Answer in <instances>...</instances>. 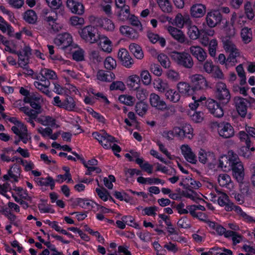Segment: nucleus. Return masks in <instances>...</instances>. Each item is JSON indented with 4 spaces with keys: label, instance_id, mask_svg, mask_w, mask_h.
Returning <instances> with one entry per match:
<instances>
[{
    "label": "nucleus",
    "instance_id": "obj_20",
    "mask_svg": "<svg viewBox=\"0 0 255 255\" xmlns=\"http://www.w3.org/2000/svg\"><path fill=\"white\" fill-rule=\"evenodd\" d=\"M97 43L101 50L108 53H110L112 51V42L107 36L104 34H98V42Z\"/></svg>",
    "mask_w": 255,
    "mask_h": 255
},
{
    "label": "nucleus",
    "instance_id": "obj_63",
    "mask_svg": "<svg viewBox=\"0 0 255 255\" xmlns=\"http://www.w3.org/2000/svg\"><path fill=\"white\" fill-rule=\"evenodd\" d=\"M69 22L72 26H81L84 24L85 20L83 17L74 15L70 18Z\"/></svg>",
    "mask_w": 255,
    "mask_h": 255
},
{
    "label": "nucleus",
    "instance_id": "obj_57",
    "mask_svg": "<svg viewBox=\"0 0 255 255\" xmlns=\"http://www.w3.org/2000/svg\"><path fill=\"white\" fill-rule=\"evenodd\" d=\"M182 129L183 131V138H187L188 139H192L193 137V129L191 126L189 124H185L182 126Z\"/></svg>",
    "mask_w": 255,
    "mask_h": 255
},
{
    "label": "nucleus",
    "instance_id": "obj_14",
    "mask_svg": "<svg viewBox=\"0 0 255 255\" xmlns=\"http://www.w3.org/2000/svg\"><path fill=\"white\" fill-rule=\"evenodd\" d=\"M206 103L208 111L214 117L221 118L223 116V109L217 102L213 99H208Z\"/></svg>",
    "mask_w": 255,
    "mask_h": 255
},
{
    "label": "nucleus",
    "instance_id": "obj_5",
    "mask_svg": "<svg viewBox=\"0 0 255 255\" xmlns=\"http://www.w3.org/2000/svg\"><path fill=\"white\" fill-rule=\"evenodd\" d=\"M93 136L106 149L111 148V144L115 141V138L104 130L93 133Z\"/></svg>",
    "mask_w": 255,
    "mask_h": 255
},
{
    "label": "nucleus",
    "instance_id": "obj_52",
    "mask_svg": "<svg viewBox=\"0 0 255 255\" xmlns=\"http://www.w3.org/2000/svg\"><path fill=\"white\" fill-rule=\"evenodd\" d=\"M139 76L133 74L128 77L126 83L128 88L133 89L135 84H138L139 82Z\"/></svg>",
    "mask_w": 255,
    "mask_h": 255
},
{
    "label": "nucleus",
    "instance_id": "obj_62",
    "mask_svg": "<svg viewBox=\"0 0 255 255\" xmlns=\"http://www.w3.org/2000/svg\"><path fill=\"white\" fill-rule=\"evenodd\" d=\"M208 45L209 54L212 57H215L216 54V50L218 47L217 40L216 39L211 40Z\"/></svg>",
    "mask_w": 255,
    "mask_h": 255
},
{
    "label": "nucleus",
    "instance_id": "obj_33",
    "mask_svg": "<svg viewBox=\"0 0 255 255\" xmlns=\"http://www.w3.org/2000/svg\"><path fill=\"white\" fill-rule=\"evenodd\" d=\"M154 89L161 93H164L169 87L168 83L161 78H156L153 82Z\"/></svg>",
    "mask_w": 255,
    "mask_h": 255
},
{
    "label": "nucleus",
    "instance_id": "obj_40",
    "mask_svg": "<svg viewBox=\"0 0 255 255\" xmlns=\"http://www.w3.org/2000/svg\"><path fill=\"white\" fill-rule=\"evenodd\" d=\"M139 77V80H141L143 85L148 86L151 84L152 76L147 70L143 69L141 70Z\"/></svg>",
    "mask_w": 255,
    "mask_h": 255
},
{
    "label": "nucleus",
    "instance_id": "obj_31",
    "mask_svg": "<svg viewBox=\"0 0 255 255\" xmlns=\"http://www.w3.org/2000/svg\"><path fill=\"white\" fill-rule=\"evenodd\" d=\"M164 96L167 100L174 103L178 102L181 99L180 93L177 90H175L169 87L164 92Z\"/></svg>",
    "mask_w": 255,
    "mask_h": 255
},
{
    "label": "nucleus",
    "instance_id": "obj_46",
    "mask_svg": "<svg viewBox=\"0 0 255 255\" xmlns=\"http://www.w3.org/2000/svg\"><path fill=\"white\" fill-rule=\"evenodd\" d=\"M148 107V105L146 103L140 101L136 104L135 111L138 115L143 117L146 113Z\"/></svg>",
    "mask_w": 255,
    "mask_h": 255
},
{
    "label": "nucleus",
    "instance_id": "obj_17",
    "mask_svg": "<svg viewBox=\"0 0 255 255\" xmlns=\"http://www.w3.org/2000/svg\"><path fill=\"white\" fill-rule=\"evenodd\" d=\"M37 81L34 82V86L41 92L49 97H52V92L49 90L50 82L48 80L43 79L40 76L37 77Z\"/></svg>",
    "mask_w": 255,
    "mask_h": 255
},
{
    "label": "nucleus",
    "instance_id": "obj_59",
    "mask_svg": "<svg viewBox=\"0 0 255 255\" xmlns=\"http://www.w3.org/2000/svg\"><path fill=\"white\" fill-rule=\"evenodd\" d=\"M95 190L99 197L103 201L106 202L112 199L109 192L105 189L97 188Z\"/></svg>",
    "mask_w": 255,
    "mask_h": 255
},
{
    "label": "nucleus",
    "instance_id": "obj_45",
    "mask_svg": "<svg viewBox=\"0 0 255 255\" xmlns=\"http://www.w3.org/2000/svg\"><path fill=\"white\" fill-rule=\"evenodd\" d=\"M49 53L50 54V58L55 62H59L61 64H69V62L64 60L61 56L58 55H54V47L52 45H48Z\"/></svg>",
    "mask_w": 255,
    "mask_h": 255
},
{
    "label": "nucleus",
    "instance_id": "obj_25",
    "mask_svg": "<svg viewBox=\"0 0 255 255\" xmlns=\"http://www.w3.org/2000/svg\"><path fill=\"white\" fill-rule=\"evenodd\" d=\"M176 90L180 93V97H189L191 95L192 88L189 83L181 81L178 82L176 86Z\"/></svg>",
    "mask_w": 255,
    "mask_h": 255
},
{
    "label": "nucleus",
    "instance_id": "obj_32",
    "mask_svg": "<svg viewBox=\"0 0 255 255\" xmlns=\"http://www.w3.org/2000/svg\"><path fill=\"white\" fill-rule=\"evenodd\" d=\"M98 27L107 31H112L115 29V24L112 20L107 18H101L98 20Z\"/></svg>",
    "mask_w": 255,
    "mask_h": 255
},
{
    "label": "nucleus",
    "instance_id": "obj_53",
    "mask_svg": "<svg viewBox=\"0 0 255 255\" xmlns=\"http://www.w3.org/2000/svg\"><path fill=\"white\" fill-rule=\"evenodd\" d=\"M188 115L190 117L191 120L195 123H200L203 121L204 114L200 111H195L192 112L191 111H188Z\"/></svg>",
    "mask_w": 255,
    "mask_h": 255
},
{
    "label": "nucleus",
    "instance_id": "obj_42",
    "mask_svg": "<svg viewBox=\"0 0 255 255\" xmlns=\"http://www.w3.org/2000/svg\"><path fill=\"white\" fill-rule=\"evenodd\" d=\"M137 181L140 184H161L163 185L164 182L159 178H144L140 176L137 178Z\"/></svg>",
    "mask_w": 255,
    "mask_h": 255
},
{
    "label": "nucleus",
    "instance_id": "obj_39",
    "mask_svg": "<svg viewBox=\"0 0 255 255\" xmlns=\"http://www.w3.org/2000/svg\"><path fill=\"white\" fill-rule=\"evenodd\" d=\"M63 109L68 111H73L76 109V101L71 96H67L64 100Z\"/></svg>",
    "mask_w": 255,
    "mask_h": 255
},
{
    "label": "nucleus",
    "instance_id": "obj_11",
    "mask_svg": "<svg viewBox=\"0 0 255 255\" xmlns=\"http://www.w3.org/2000/svg\"><path fill=\"white\" fill-rule=\"evenodd\" d=\"M217 131L220 136L225 138L232 137L235 134L234 128L227 122H222L219 124L217 126Z\"/></svg>",
    "mask_w": 255,
    "mask_h": 255
},
{
    "label": "nucleus",
    "instance_id": "obj_12",
    "mask_svg": "<svg viewBox=\"0 0 255 255\" xmlns=\"http://www.w3.org/2000/svg\"><path fill=\"white\" fill-rule=\"evenodd\" d=\"M180 149L182 155L187 162L193 164L197 163V156L189 145L183 144L180 146Z\"/></svg>",
    "mask_w": 255,
    "mask_h": 255
},
{
    "label": "nucleus",
    "instance_id": "obj_58",
    "mask_svg": "<svg viewBox=\"0 0 255 255\" xmlns=\"http://www.w3.org/2000/svg\"><path fill=\"white\" fill-rule=\"evenodd\" d=\"M0 30L2 32H7L9 36H12L11 32H13V28L9 25L5 20L0 16Z\"/></svg>",
    "mask_w": 255,
    "mask_h": 255
},
{
    "label": "nucleus",
    "instance_id": "obj_23",
    "mask_svg": "<svg viewBox=\"0 0 255 255\" xmlns=\"http://www.w3.org/2000/svg\"><path fill=\"white\" fill-rule=\"evenodd\" d=\"M31 48L27 45H25L23 48L17 53L18 56V64L21 67L25 66L28 63V59L29 55H31Z\"/></svg>",
    "mask_w": 255,
    "mask_h": 255
},
{
    "label": "nucleus",
    "instance_id": "obj_21",
    "mask_svg": "<svg viewBox=\"0 0 255 255\" xmlns=\"http://www.w3.org/2000/svg\"><path fill=\"white\" fill-rule=\"evenodd\" d=\"M206 6L202 3H197L193 4L190 9V13L193 18H200L204 16L206 12Z\"/></svg>",
    "mask_w": 255,
    "mask_h": 255
},
{
    "label": "nucleus",
    "instance_id": "obj_18",
    "mask_svg": "<svg viewBox=\"0 0 255 255\" xmlns=\"http://www.w3.org/2000/svg\"><path fill=\"white\" fill-rule=\"evenodd\" d=\"M218 202L220 206L224 207L227 211H235L237 214V209L241 208L239 206L235 205L230 202L228 195L224 193H221L218 199Z\"/></svg>",
    "mask_w": 255,
    "mask_h": 255
},
{
    "label": "nucleus",
    "instance_id": "obj_37",
    "mask_svg": "<svg viewBox=\"0 0 255 255\" xmlns=\"http://www.w3.org/2000/svg\"><path fill=\"white\" fill-rule=\"evenodd\" d=\"M97 79L102 82H111L115 79V75L111 72H106L104 71H99L97 75Z\"/></svg>",
    "mask_w": 255,
    "mask_h": 255
},
{
    "label": "nucleus",
    "instance_id": "obj_38",
    "mask_svg": "<svg viewBox=\"0 0 255 255\" xmlns=\"http://www.w3.org/2000/svg\"><path fill=\"white\" fill-rule=\"evenodd\" d=\"M20 170L18 166L16 164H13L10 166L8 171L7 174L4 175L3 178L4 180H7L9 178L16 179L20 175Z\"/></svg>",
    "mask_w": 255,
    "mask_h": 255
},
{
    "label": "nucleus",
    "instance_id": "obj_49",
    "mask_svg": "<svg viewBox=\"0 0 255 255\" xmlns=\"http://www.w3.org/2000/svg\"><path fill=\"white\" fill-rule=\"evenodd\" d=\"M241 36L245 43H248L252 40V32L251 28L245 27L242 29Z\"/></svg>",
    "mask_w": 255,
    "mask_h": 255
},
{
    "label": "nucleus",
    "instance_id": "obj_7",
    "mask_svg": "<svg viewBox=\"0 0 255 255\" xmlns=\"http://www.w3.org/2000/svg\"><path fill=\"white\" fill-rule=\"evenodd\" d=\"M216 97L223 103H227L231 99L229 90L227 88L226 84L223 82H218L216 85Z\"/></svg>",
    "mask_w": 255,
    "mask_h": 255
},
{
    "label": "nucleus",
    "instance_id": "obj_8",
    "mask_svg": "<svg viewBox=\"0 0 255 255\" xmlns=\"http://www.w3.org/2000/svg\"><path fill=\"white\" fill-rule=\"evenodd\" d=\"M149 102L152 108L158 111H163L167 109L166 102L155 93H152L150 94Z\"/></svg>",
    "mask_w": 255,
    "mask_h": 255
},
{
    "label": "nucleus",
    "instance_id": "obj_13",
    "mask_svg": "<svg viewBox=\"0 0 255 255\" xmlns=\"http://www.w3.org/2000/svg\"><path fill=\"white\" fill-rule=\"evenodd\" d=\"M118 58L122 64L127 68H130L134 64V60L125 48H120L118 53Z\"/></svg>",
    "mask_w": 255,
    "mask_h": 255
},
{
    "label": "nucleus",
    "instance_id": "obj_3",
    "mask_svg": "<svg viewBox=\"0 0 255 255\" xmlns=\"http://www.w3.org/2000/svg\"><path fill=\"white\" fill-rule=\"evenodd\" d=\"M81 37L86 42L94 44L98 42L99 33L97 29L92 25L85 26L79 31Z\"/></svg>",
    "mask_w": 255,
    "mask_h": 255
},
{
    "label": "nucleus",
    "instance_id": "obj_44",
    "mask_svg": "<svg viewBox=\"0 0 255 255\" xmlns=\"http://www.w3.org/2000/svg\"><path fill=\"white\" fill-rule=\"evenodd\" d=\"M157 4L161 10L164 13H171L173 7L169 0H156Z\"/></svg>",
    "mask_w": 255,
    "mask_h": 255
},
{
    "label": "nucleus",
    "instance_id": "obj_35",
    "mask_svg": "<svg viewBox=\"0 0 255 255\" xmlns=\"http://www.w3.org/2000/svg\"><path fill=\"white\" fill-rule=\"evenodd\" d=\"M128 48L135 58L138 60H141L143 58V52L141 47L139 45L132 43L129 45Z\"/></svg>",
    "mask_w": 255,
    "mask_h": 255
},
{
    "label": "nucleus",
    "instance_id": "obj_15",
    "mask_svg": "<svg viewBox=\"0 0 255 255\" xmlns=\"http://www.w3.org/2000/svg\"><path fill=\"white\" fill-rule=\"evenodd\" d=\"M66 5L69 10L72 13L82 15L85 12L83 4L77 0H67Z\"/></svg>",
    "mask_w": 255,
    "mask_h": 255
},
{
    "label": "nucleus",
    "instance_id": "obj_36",
    "mask_svg": "<svg viewBox=\"0 0 255 255\" xmlns=\"http://www.w3.org/2000/svg\"><path fill=\"white\" fill-rule=\"evenodd\" d=\"M255 151V147L251 145V143L246 144V146L241 147L239 154L246 158H250Z\"/></svg>",
    "mask_w": 255,
    "mask_h": 255
},
{
    "label": "nucleus",
    "instance_id": "obj_2",
    "mask_svg": "<svg viewBox=\"0 0 255 255\" xmlns=\"http://www.w3.org/2000/svg\"><path fill=\"white\" fill-rule=\"evenodd\" d=\"M170 57L177 64L186 68H191L193 66V60L188 53L174 51L171 53Z\"/></svg>",
    "mask_w": 255,
    "mask_h": 255
},
{
    "label": "nucleus",
    "instance_id": "obj_27",
    "mask_svg": "<svg viewBox=\"0 0 255 255\" xmlns=\"http://www.w3.org/2000/svg\"><path fill=\"white\" fill-rule=\"evenodd\" d=\"M120 33L125 37L130 39H136L139 37L138 30L127 25H123L120 28Z\"/></svg>",
    "mask_w": 255,
    "mask_h": 255
},
{
    "label": "nucleus",
    "instance_id": "obj_56",
    "mask_svg": "<svg viewBox=\"0 0 255 255\" xmlns=\"http://www.w3.org/2000/svg\"><path fill=\"white\" fill-rule=\"evenodd\" d=\"M223 47L227 52L238 49L230 38L223 37L222 39Z\"/></svg>",
    "mask_w": 255,
    "mask_h": 255
},
{
    "label": "nucleus",
    "instance_id": "obj_28",
    "mask_svg": "<svg viewBox=\"0 0 255 255\" xmlns=\"http://www.w3.org/2000/svg\"><path fill=\"white\" fill-rule=\"evenodd\" d=\"M190 52L191 54L200 62L205 61L207 58L206 52L199 46H191L190 47Z\"/></svg>",
    "mask_w": 255,
    "mask_h": 255
},
{
    "label": "nucleus",
    "instance_id": "obj_30",
    "mask_svg": "<svg viewBox=\"0 0 255 255\" xmlns=\"http://www.w3.org/2000/svg\"><path fill=\"white\" fill-rule=\"evenodd\" d=\"M36 121L44 126H50L53 128L59 127L54 118L48 116H40L36 119Z\"/></svg>",
    "mask_w": 255,
    "mask_h": 255
},
{
    "label": "nucleus",
    "instance_id": "obj_24",
    "mask_svg": "<svg viewBox=\"0 0 255 255\" xmlns=\"http://www.w3.org/2000/svg\"><path fill=\"white\" fill-rule=\"evenodd\" d=\"M218 182L219 185L232 191L234 187V183L230 176L226 173L221 174L218 176Z\"/></svg>",
    "mask_w": 255,
    "mask_h": 255
},
{
    "label": "nucleus",
    "instance_id": "obj_47",
    "mask_svg": "<svg viewBox=\"0 0 255 255\" xmlns=\"http://www.w3.org/2000/svg\"><path fill=\"white\" fill-rule=\"evenodd\" d=\"M42 99L40 96L32 97L30 100H28L26 98L24 99V101L26 103H30L31 107L36 110V113L37 114L40 112V106L39 105V102L42 101Z\"/></svg>",
    "mask_w": 255,
    "mask_h": 255
},
{
    "label": "nucleus",
    "instance_id": "obj_48",
    "mask_svg": "<svg viewBox=\"0 0 255 255\" xmlns=\"http://www.w3.org/2000/svg\"><path fill=\"white\" fill-rule=\"evenodd\" d=\"M39 75L43 79H56L57 78V75L55 72L49 69H42L40 70Z\"/></svg>",
    "mask_w": 255,
    "mask_h": 255
},
{
    "label": "nucleus",
    "instance_id": "obj_4",
    "mask_svg": "<svg viewBox=\"0 0 255 255\" xmlns=\"http://www.w3.org/2000/svg\"><path fill=\"white\" fill-rule=\"evenodd\" d=\"M11 130L14 134L18 136L20 140L26 144L31 139L30 133H28L26 126L21 122L18 123L11 127Z\"/></svg>",
    "mask_w": 255,
    "mask_h": 255
},
{
    "label": "nucleus",
    "instance_id": "obj_29",
    "mask_svg": "<svg viewBox=\"0 0 255 255\" xmlns=\"http://www.w3.org/2000/svg\"><path fill=\"white\" fill-rule=\"evenodd\" d=\"M234 100L238 112L241 116L244 117L247 113V100L240 97H235Z\"/></svg>",
    "mask_w": 255,
    "mask_h": 255
},
{
    "label": "nucleus",
    "instance_id": "obj_10",
    "mask_svg": "<svg viewBox=\"0 0 255 255\" xmlns=\"http://www.w3.org/2000/svg\"><path fill=\"white\" fill-rule=\"evenodd\" d=\"M191 83L196 90H205L208 87L206 79L201 74H193L189 76Z\"/></svg>",
    "mask_w": 255,
    "mask_h": 255
},
{
    "label": "nucleus",
    "instance_id": "obj_9",
    "mask_svg": "<svg viewBox=\"0 0 255 255\" xmlns=\"http://www.w3.org/2000/svg\"><path fill=\"white\" fill-rule=\"evenodd\" d=\"M207 225L211 230L215 231L217 234L220 236H224L226 238L232 237L235 239V232L231 231H227L222 226L211 221H207Z\"/></svg>",
    "mask_w": 255,
    "mask_h": 255
},
{
    "label": "nucleus",
    "instance_id": "obj_26",
    "mask_svg": "<svg viewBox=\"0 0 255 255\" xmlns=\"http://www.w3.org/2000/svg\"><path fill=\"white\" fill-rule=\"evenodd\" d=\"M198 155L199 161L203 164L212 162L216 159L215 155L213 152L202 148L199 150Z\"/></svg>",
    "mask_w": 255,
    "mask_h": 255
},
{
    "label": "nucleus",
    "instance_id": "obj_16",
    "mask_svg": "<svg viewBox=\"0 0 255 255\" xmlns=\"http://www.w3.org/2000/svg\"><path fill=\"white\" fill-rule=\"evenodd\" d=\"M72 41L71 35L68 33L59 34L54 39L55 44L61 49H65L71 45Z\"/></svg>",
    "mask_w": 255,
    "mask_h": 255
},
{
    "label": "nucleus",
    "instance_id": "obj_54",
    "mask_svg": "<svg viewBox=\"0 0 255 255\" xmlns=\"http://www.w3.org/2000/svg\"><path fill=\"white\" fill-rule=\"evenodd\" d=\"M23 18L29 23H34L36 21L37 16L35 11L30 9L25 12Z\"/></svg>",
    "mask_w": 255,
    "mask_h": 255
},
{
    "label": "nucleus",
    "instance_id": "obj_34",
    "mask_svg": "<svg viewBox=\"0 0 255 255\" xmlns=\"http://www.w3.org/2000/svg\"><path fill=\"white\" fill-rule=\"evenodd\" d=\"M13 151V149L11 147L3 148L0 152V158L1 161L10 162H14L17 160L16 157H10L9 156V152Z\"/></svg>",
    "mask_w": 255,
    "mask_h": 255
},
{
    "label": "nucleus",
    "instance_id": "obj_55",
    "mask_svg": "<svg viewBox=\"0 0 255 255\" xmlns=\"http://www.w3.org/2000/svg\"><path fill=\"white\" fill-rule=\"evenodd\" d=\"M118 100L121 103L128 106H132L134 102V97L128 95H121Z\"/></svg>",
    "mask_w": 255,
    "mask_h": 255
},
{
    "label": "nucleus",
    "instance_id": "obj_22",
    "mask_svg": "<svg viewBox=\"0 0 255 255\" xmlns=\"http://www.w3.org/2000/svg\"><path fill=\"white\" fill-rule=\"evenodd\" d=\"M233 171V176L240 184H242L245 178V169L242 163H238L237 165L231 167Z\"/></svg>",
    "mask_w": 255,
    "mask_h": 255
},
{
    "label": "nucleus",
    "instance_id": "obj_43",
    "mask_svg": "<svg viewBox=\"0 0 255 255\" xmlns=\"http://www.w3.org/2000/svg\"><path fill=\"white\" fill-rule=\"evenodd\" d=\"M253 6L250 1H246L244 5V12L247 18L253 20L255 16V12L253 9Z\"/></svg>",
    "mask_w": 255,
    "mask_h": 255
},
{
    "label": "nucleus",
    "instance_id": "obj_61",
    "mask_svg": "<svg viewBox=\"0 0 255 255\" xmlns=\"http://www.w3.org/2000/svg\"><path fill=\"white\" fill-rule=\"evenodd\" d=\"M199 30L198 27L194 25H190L188 29V35L191 39H196L199 36Z\"/></svg>",
    "mask_w": 255,
    "mask_h": 255
},
{
    "label": "nucleus",
    "instance_id": "obj_41",
    "mask_svg": "<svg viewBox=\"0 0 255 255\" xmlns=\"http://www.w3.org/2000/svg\"><path fill=\"white\" fill-rule=\"evenodd\" d=\"M98 161L95 159L89 160L88 162L84 163L85 166L88 169V172L87 174H90L92 172L95 171L97 173H100L101 169L97 166Z\"/></svg>",
    "mask_w": 255,
    "mask_h": 255
},
{
    "label": "nucleus",
    "instance_id": "obj_1",
    "mask_svg": "<svg viewBox=\"0 0 255 255\" xmlns=\"http://www.w3.org/2000/svg\"><path fill=\"white\" fill-rule=\"evenodd\" d=\"M238 163H242L237 154L232 150L229 151L227 154L221 157L219 160V166L223 170H226L237 165Z\"/></svg>",
    "mask_w": 255,
    "mask_h": 255
},
{
    "label": "nucleus",
    "instance_id": "obj_60",
    "mask_svg": "<svg viewBox=\"0 0 255 255\" xmlns=\"http://www.w3.org/2000/svg\"><path fill=\"white\" fill-rule=\"evenodd\" d=\"M76 203L78 206L83 208L90 209L93 207L94 203L89 199L78 198L76 199Z\"/></svg>",
    "mask_w": 255,
    "mask_h": 255
},
{
    "label": "nucleus",
    "instance_id": "obj_6",
    "mask_svg": "<svg viewBox=\"0 0 255 255\" xmlns=\"http://www.w3.org/2000/svg\"><path fill=\"white\" fill-rule=\"evenodd\" d=\"M222 15L217 9H212L208 11L206 15V22L210 28H214L220 24Z\"/></svg>",
    "mask_w": 255,
    "mask_h": 255
},
{
    "label": "nucleus",
    "instance_id": "obj_51",
    "mask_svg": "<svg viewBox=\"0 0 255 255\" xmlns=\"http://www.w3.org/2000/svg\"><path fill=\"white\" fill-rule=\"evenodd\" d=\"M185 23V19L181 13H178L174 19L172 21L171 24L179 28H182Z\"/></svg>",
    "mask_w": 255,
    "mask_h": 255
},
{
    "label": "nucleus",
    "instance_id": "obj_50",
    "mask_svg": "<svg viewBox=\"0 0 255 255\" xmlns=\"http://www.w3.org/2000/svg\"><path fill=\"white\" fill-rule=\"evenodd\" d=\"M136 162L143 171L148 174H151L153 172V166L150 164L148 162L144 161L143 158H138L136 160Z\"/></svg>",
    "mask_w": 255,
    "mask_h": 255
},
{
    "label": "nucleus",
    "instance_id": "obj_19",
    "mask_svg": "<svg viewBox=\"0 0 255 255\" xmlns=\"http://www.w3.org/2000/svg\"><path fill=\"white\" fill-rule=\"evenodd\" d=\"M164 27L173 39L180 43L185 41V34L179 28H178V27H175L171 25H165Z\"/></svg>",
    "mask_w": 255,
    "mask_h": 255
},
{
    "label": "nucleus",
    "instance_id": "obj_64",
    "mask_svg": "<svg viewBox=\"0 0 255 255\" xmlns=\"http://www.w3.org/2000/svg\"><path fill=\"white\" fill-rule=\"evenodd\" d=\"M157 59L161 66L165 68H168L170 66V61L168 57L164 54H160L157 56Z\"/></svg>",
    "mask_w": 255,
    "mask_h": 255
}]
</instances>
